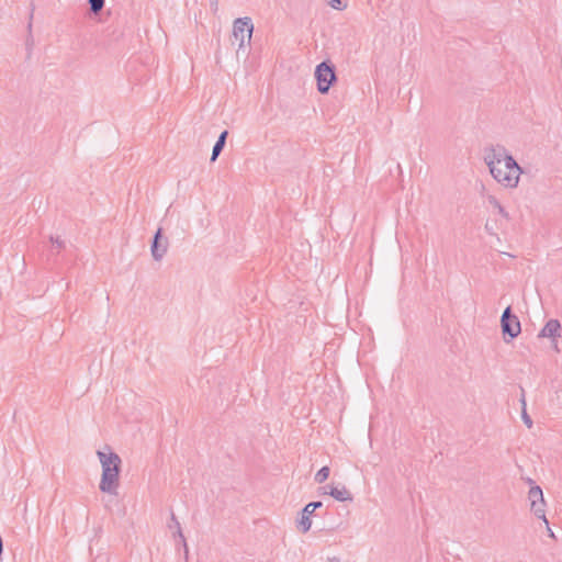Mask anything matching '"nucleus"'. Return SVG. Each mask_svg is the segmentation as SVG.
<instances>
[{"label":"nucleus","mask_w":562,"mask_h":562,"mask_svg":"<svg viewBox=\"0 0 562 562\" xmlns=\"http://www.w3.org/2000/svg\"><path fill=\"white\" fill-rule=\"evenodd\" d=\"M227 136H228L227 130L223 131L220 134V136H218L217 140L215 142L213 149H212V155H211L212 162L217 159V157L221 155L222 150L224 149Z\"/></svg>","instance_id":"nucleus-11"},{"label":"nucleus","mask_w":562,"mask_h":562,"mask_svg":"<svg viewBox=\"0 0 562 562\" xmlns=\"http://www.w3.org/2000/svg\"><path fill=\"white\" fill-rule=\"evenodd\" d=\"M105 0H88L90 11L93 14H98L102 11Z\"/></svg>","instance_id":"nucleus-18"},{"label":"nucleus","mask_w":562,"mask_h":562,"mask_svg":"<svg viewBox=\"0 0 562 562\" xmlns=\"http://www.w3.org/2000/svg\"><path fill=\"white\" fill-rule=\"evenodd\" d=\"M168 249V239L162 236V228L159 227L154 234L150 251L151 256L156 261H159L164 258Z\"/></svg>","instance_id":"nucleus-7"},{"label":"nucleus","mask_w":562,"mask_h":562,"mask_svg":"<svg viewBox=\"0 0 562 562\" xmlns=\"http://www.w3.org/2000/svg\"><path fill=\"white\" fill-rule=\"evenodd\" d=\"M33 12H34V7H32V9H31V13H30V22H29V24H27V30H29V32H30V33H31V30H32Z\"/></svg>","instance_id":"nucleus-22"},{"label":"nucleus","mask_w":562,"mask_h":562,"mask_svg":"<svg viewBox=\"0 0 562 562\" xmlns=\"http://www.w3.org/2000/svg\"><path fill=\"white\" fill-rule=\"evenodd\" d=\"M503 166L505 168V171L509 173L512 177H515V175L517 176L518 182L519 176L522 172L521 167L517 164V161L514 159L512 155L507 154L505 148L503 155Z\"/></svg>","instance_id":"nucleus-9"},{"label":"nucleus","mask_w":562,"mask_h":562,"mask_svg":"<svg viewBox=\"0 0 562 562\" xmlns=\"http://www.w3.org/2000/svg\"><path fill=\"white\" fill-rule=\"evenodd\" d=\"M169 529H176V535L179 537L183 548H184V557L188 558V546H187V541H186V538L182 533V529H181V526H180V522L179 520L177 519L176 515L173 513H171V521L170 524L168 525Z\"/></svg>","instance_id":"nucleus-12"},{"label":"nucleus","mask_w":562,"mask_h":562,"mask_svg":"<svg viewBox=\"0 0 562 562\" xmlns=\"http://www.w3.org/2000/svg\"><path fill=\"white\" fill-rule=\"evenodd\" d=\"M560 330H561V324L558 319L551 318L549 319L543 328L539 331L538 337L539 338H551L555 340L558 337H560Z\"/></svg>","instance_id":"nucleus-8"},{"label":"nucleus","mask_w":562,"mask_h":562,"mask_svg":"<svg viewBox=\"0 0 562 562\" xmlns=\"http://www.w3.org/2000/svg\"><path fill=\"white\" fill-rule=\"evenodd\" d=\"M485 229L492 234V227H490L487 223L485 224Z\"/></svg>","instance_id":"nucleus-23"},{"label":"nucleus","mask_w":562,"mask_h":562,"mask_svg":"<svg viewBox=\"0 0 562 562\" xmlns=\"http://www.w3.org/2000/svg\"><path fill=\"white\" fill-rule=\"evenodd\" d=\"M329 5L335 10L341 11L347 8V1L346 0H330Z\"/></svg>","instance_id":"nucleus-19"},{"label":"nucleus","mask_w":562,"mask_h":562,"mask_svg":"<svg viewBox=\"0 0 562 562\" xmlns=\"http://www.w3.org/2000/svg\"><path fill=\"white\" fill-rule=\"evenodd\" d=\"M323 506L321 501L310 502L301 510V518L297 520V528L303 532H307L311 529L312 520L311 516L314 512Z\"/></svg>","instance_id":"nucleus-6"},{"label":"nucleus","mask_w":562,"mask_h":562,"mask_svg":"<svg viewBox=\"0 0 562 562\" xmlns=\"http://www.w3.org/2000/svg\"><path fill=\"white\" fill-rule=\"evenodd\" d=\"M327 488V486L325 487ZM329 491H325V494H329L331 497H334L338 502H351L353 499L351 493L345 487L341 486L340 488L338 486H328Z\"/></svg>","instance_id":"nucleus-10"},{"label":"nucleus","mask_w":562,"mask_h":562,"mask_svg":"<svg viewBox=\"0 0 562 562\" xmlns=\"http://www.w3.org/2000/svg\"><path fill=\"white\" fill-rule=\"evenodd\" d=\"M520 402L522 404V412H521V418H522V422L524 424L528 427V428H531L532 427V419L531 417L528 415L527 411H526V401H525V394H524V390L521 389V398H520Z\"/></svg>","instance_id":"nucleus-15"},{"label":"nucleus","mask_w":562,"mask_h":562,"mask_svg":"<svg viewBox=\"0 0 562 562\" xmlns=\"http://www.w3.org/2000/svg\"><path fill=\"white\" fill-rule=\"evenodd\" d=\"M49 239H50L53 246H55L58 249H61L65 246V241L58 236H56V237L50 236Z\"/></svg>","instance_id":"nucleus-20"},{"label":"nucleus","mask_w":562,"mask_h":562,"mask_svg":"<svg viewBox=\"0 0 562 562\" xmlns=\"http://www.w3.org/2000/svg\"><path fill=\"white\" fill-rule=\"evenodd\" d=\"M544 507H546L544 499L530 504V510L535 514V516H537L540 519H543V521L548 526L549 521L546 518V509H544Z\"/></svg>","instance_id":"nucleus-13"},{"label":"nucleus","mask_w":562,"mask_h":562,"mask_svg":"<svg viewBox=\"0 0 562 562\" xmlns=\"http://www.w3.org/2000/svg\"><path fill=\"white\" fill-rule=\"evenodd\" d=\"M504 147L497 146L492 148L484 157L486 165L493 178L507 188L517 187V176L512 177L505 171L503 166Z\"/></svg>","instance_id":"nucleus-2"},{"label":"nucleus","mask_w":562,"mask_h":562,"mask_svg":"<svg viewBox=\"0 0 562 562\" xmlns=\"http://www.w3.org/2000/svg\"><path fill=\"white\" fill-rule=\"evenodd\" d=\"M330 474V469L327 465L322 467L315 474L314 480L316 483H324Z\"/></svg>","instance_id":"nucleus-16"},{"label":"nucleus","mask_w":562,"mask_h":562,"mask_svg":"<svg viewBox=\"0 0 562 562\" xmlns=\"http://www.w3.org/2000/svg\"><path fill=\"white\" fill-rule=\"evenodd\" d=\"M212 11L215 13L218 9V0H209Z\"/></svg>","instance_id":"nucleus-21"},{"label":"nucleus","mask_w":562,"mask_h":562,"mask_svg":"<svg viewBox=\"0 0 562 562\" xmlns=\"http://www.w3.org/2000/svg\"><path fill=\"white\" fill-rule=\"evenodd\" d=\"M317 90L322 94L328 93L331 86L337 81L336 67L330 60L319 63L314 72Z\"/></svg>","instance_id":"nucleus-3"},{"label":"nucleus","mask_w":562,"mask_h":562,"mask_svg":"<svg viewBox=\"0 0 562 562\" xmlns=\"http://www.w3.org/2000/svg\"><path fill=\"white\" fill-rule=\"evenodd\" d=\"M488 202L491 205H493L494 209L497 210V212L505 218H509V215L508 213L505 211V209L503 207V205L499 203V201L494 198V196H490L488 198Z\"/></svg>","instance_id":"nucleus-17"},{"label":"nucleus","mask_w":562,"mask_h":562,"mask_svg":"<svg viewBox=\"0 0 562 562\" xmlns=\"http://www.w3.org/2000/svg\"><path fill=\"white\" fill-rule=\"evenodd\" d=\"M501 327L506 342L516 338L520 331L521 326L519 318L513 313L512 306H507L501 316Z\"/></svg>","instance_id":"nucleus-4"},{"label":"nucleus","mask_w":562,"mask_h":562,"mask_svg":"<svg viewBox=\"0 0 562 562\" xmlns=\"http://www.w3.org/2000/svg\"><path fill=\"white\" fill-rule=\"evenodd\" d=\"M254 32V24L250 18H238L233 24V36L235 41H238V48H243L246 41L250 43L251 35Z\"/></svg>","instance_id":"nucleus-5"},{"label":"nucleus","mask_w":562,"mask_h":562,"mask_svg":"<svg viewBox=\"0 0 562 562\" xmlns=\"http://www.w3.org/2000/svg\"><path fill=\"white\" fill-rule=\"evenodd\" d=\"M548 530H549V535H550L551 537H554V535H553L552 530H551L550 528H548Z\"/></svg>","instance_id":"nucleus-24"},{"label":"nucleus","mask_w":562,"mask_h":562,"mask_svg":"<svg viewBox=\"0 0 562 562\" xmlns=\"http://www.w3.org/2000/svg\"><path fill=\"white\" fill-rule=\"evenodd\" d=\"M528 498L530 501V504L544 499L541 487L539 485L531 486L528 492Z\"/></svg>","instance_id":"nucleus-14"},{"label":"nucleus","mask_w":562,"mask_h":562,"mask_svg":"<svg viewBox=\"0 0 562 562\" xmlns=\"http://www.w3.org/2000/svg\"><path fill=\"white\" fill-rule=\"evenodd\" d=\"M102 468L99 488L102 493L117 495L122 460L109 448V452L97 451Z\"/></svg>","instance_id":"nucleus-1"}]
</instances>
